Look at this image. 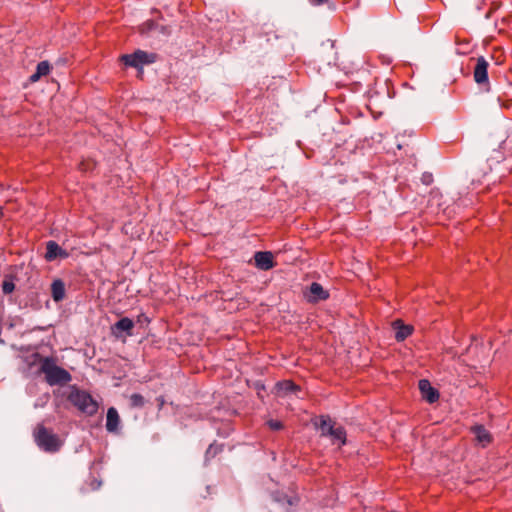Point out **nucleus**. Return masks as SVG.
I'll return each instance as SVG.
<instances>
[{
    "label": "nucleus",
    "instance_id": "nucleus-9",
    "mask_svg": "<svg viewBox=\"0 0 512 512\" xmlns=\"http://www.w3.org/2000/svg\"><path fill=\"white\" fill-rule=\"evenodd\" d=\"M308 300L311 302H317L320 300H325L329 297V294L323 287L316 282H313L309 288V295H307Z\"/></svg>",
    "mask_w": 512,
    "mask_h": 512
},
{
    "label": "nucleus",
    "instance_id": "nucleus-14",
    "mask_svg": "<svg viewBox=\"0 0 512 512\" xmlns=\"http://www.w3.org/2000/svg\"><path fill=\"white\" fill-rule=\"evenodd\" d=\"M394 328L396 329L395 337L398 341L405 340L412 333V327L408 325H403L400 320H397L393 323Z\"/></svg>",
    "mask_w": 512,
    "mask_h": 512
},
{
    "label": "nucleus",
    "instance_id": "nucleus-1",
    "mask_svg": "<svg viewBox=\"0 0 512 512\" xmlns=\"http://www.w3.org/2000/svg\"><path fill=\"white\" fill-rule=\"evenodd\" d=\"M40 370L45 374V379L49 385L65 384L71 380V375L65 369L59 367L52 358H43Z\"/></svg>",
    "mask_w": 512,
    "mask_h": 512
},
{
    "label": "nucleus",
    "instance_id": "nucleus-2",
    "mask_svg": "<svg viewBox=\"0 0 512 512\" xmlns=\"http://www.w3.org/2000/svg\"><path fill=\"white\" fill-rule=\"evenodd\" d=\"M37 445L46 452H57L61 446V439L42 425L37 426L34 432Z\"/></svg>",
    "mask_w": 512,
    "mask_h": 512
},
{
    "label": "nucleus",
    "instance_id": "nucleus-10",
    "mask_svg": "<svg viewBox=\"0 0 512 512\" xmlns=\"http://www.w3.org/2000/svg\"><path fill=\"white\" fill-rule=\"evenodd\" d=\"M315 426L320 430L322 436H330L335 423L326 416H321L315 421Z\"/></svg>",
    "mask_w": 512,
    "mask_h": 512
},
{
    "label": "nucleus",
    "instance_id": "nucleus-21",
    "mask_svg": "<svg viewBox=\"0 0 512 512\" xmlns=\"http://www.w3.org/2000/svg\"><path fill=\"white\" fill-rule=\"evenodd\" d=\"M268 425H269V427H270L271 429H273V430H279V429H281V428H282V424H281V422H279V421H273V420H271V421H269V422H268Z\"/></svg>",
    "mask_w": 512,
    "mask_h": 512
},
{
    "label": "nucleus",
    "instance_id": "nucleus-8",
    "mask_svg": "<svg viewBox=\"0 0 512 512\" xmlns=\"http://www.w3.org/2000/svg\"><path fill=\"white\" fill-rule=\"evenodd\" d=\"M254 260L256 266L261 270H269L275 265L271 252H257L254 256Z\"/></svg>",
    "mask_w": 512,
    "mask_h": 512
},
{
    "label": "nucleus",
    "instance_id": "nucleus-22",
    "mask_svg": "<svg viewBox=\"0 0 512 512\" xmlns=\"http://www.w3.org/2000/svg\"><path fill=\"white\" fill-rule=\"evenodd\" d=\"M90 166H91V164H90V163H88V164H87V166H86V164H85L84 162H82V163L80 164V169H81L82 171H87V170L90 168Z\"/></svg>",
    "mask_w": 512,
    "mask_h": 512
},
{
    "label": "nucleus",
    "instance_id": "nucleus-4",
    "mask_svg": "<svg viewBox=\"0 0 512 512\" xmlns=\"http://www.w3.org/2000/svg\"><path fill=\"white\" fill-rule=\"evenodd\" d=\"M120 60L127 66L141 68L143 65L154 63L156 61V55L137 50L132 54L122 55Z\"/></svg>",
    "mask_w": 512,
    "mask_h": 512
},
{
    "label": "nucleus",
    "instance_id": "nucleus-18",
    "mask_svg": "<svg viewBox=\"0 0 512 512\" xmlns=\"http://www.w3.org/2000/svg\"><path fill=\"white\" fill-rule=\"evenodd\" d=\"M277 393L279 395H284L288 392L295 391L297 386L289 380H285L276 384Z\"/></svg>",
    "mask_w": 512,
    "mask_h": 512
},
{
    "label": "nucleus",
    "instance_id": "nucleus-7",
    "mask_svg": "<svg viewBox=\"0 0 512 512\" xmlns=\"http://www.w3.org/2000/svg\"><path fill=\"white\" fill-rule=\"evenodd\" d=\"M419 390L421 392L422 398L429 403H434L439 399L438 391L433 388L430 382L426 379L419 381Z\"/></svg>",
    "mask_w": 512,
    "mask_h": 512
},
{
    "label": "nucleus",
    "instance_id": "nucleus-16",
    "mask_svg": "<svg viewBox=\"0 0 512 512\" xmlns=\"http://www.w3.org/2000/svg\"><path fill=\"white\" fill-rule=\"evenodd\" d=\"M133 327V321L130 318L124 317L117 321L112 329L114 334H116V331H125L129 335H131V330L133 329Z\"/></svg>",
    "mask_w": 512,
    "mask_h": 512
},
{
    "label": "nucleus",
    "instance_id": "nucleus-11",
    "mask_svg": "<svg viewBox=\"0 0 512 512\" xmlns=\"http://www.w3.org/2000/svg\"><path fill=\"white\" fill-rule=\"evenodd\" d=\"M477 442L482 446L486 447L492 442L491 434L483 426H475L472 428Z\"/></svg>",
    "mask_w": 512,
    "mask_h": 512
},
{
    "label": "nucleus",
    "instance_id": "nucleus-5",
    "mask_svg": "<svg viewBox=\"0 0 512 512\" xmlns=\"http://www.w3.org/2000/svg\"><path fill=\"white\" fill-rule=\"evenodd\" d=\"M488 62L484 57H479L477 59L476 65L474 67V80L478 84H484L488 82Z\"/></svg>",
    "mask_w": 512,
    "mask_h": 512
},
{
    "label": "nucleus",
    "instance_id": "nucleus-6",
    "mask_svg": "<svg viewBox=\"0 0 512 512\" xmlns=\"http://www.w3.org/2000/svg\"><path fill=\"white\" fill-rule=\"evenodd\" d=\"M69 253L63 250L55 241H49L46 244L45 259L47 261H53L57 258L65 259L68 258Z\"/></svg>",
    "mask_w": 512,
    "mask_h": 512
},
{
    "label": "nucleus",
    "instance_id": "nucleus-24",
    "mask_svg": "<svg viewBox=\"0 0 512 512\" xmlns=\"http://www.w3.org/2000/svg\"><path fill=\"white\" fill-rule=\"evenodd\" d=\"M3 217V210H2V207H0V220L2 219Z\"/></svg>",
    "mask_w": 512,
    "mask_h": 512
},
{
    "label": "nucleus",
    "instance_id": "nucleus-15",
    "mask_svg": "<svg viewBox=\"0 0 512 512\" xmlns=\"http://www.w3.org/2000/svg\"><path fill=\"white\" fill-rule=\"evenodd\" d=\"M52 298L54 301L59 302L65 297V286L61 280L53 281L51 285Z\"/></svg>",
    "mask_w": 512,
    "mask_h": 512
},
{
    "label": "nucleus",
    "instance_id": "nucleus-3",
    "mask_svg": "<svg viewBox=\"0 0 512 512\" xmlns=\"http://www.w3.org/2000/svg\"><path fill=\"white\" fill-rule=\"evenodd\" d=\"M70 402L76 406L80 411L93 415L97 412V403L93 400V398L84 391H73L69 395Z\"/></svg>",
    "mask_w": 512,
    "mask_h": 512
},
{
    "label": "nucleus",
    "instance_id": "nucleus-12",
    "mask_svg": "<svg viewBox=\"0 0 512 512\" xmlns=\"http://www.w3.org/2000/svg\"><path fill=\"white\" fill-rule=\"evenodd\" d=\"M120 417L115 408L111 407L107 411L106 428L110 432H115L118 429Z\"/></svg>",
    "mask_w": 512,
    "mask_h": 512
},
{
    "label": "nucleus",
    "instance_id": "nucleus-13",
    "mask_svg": "<svg viewBox=\"0 0 512 512\" xmlns=\"http://www.w3.org/2000/svg\"><path fill=\"white\" fill-rule=\"evenodd\" d=\"M51 66L47 61H42L38 63L36 67V72L33 73L29 80L31 83H35L40 80L41 77L46 76L50 73Z\"/></svg>",
    "mask_w": 512,
    "mask_h": 512
},
{
    "label": "nucleus",
    "instance_id": "nucleus-20",
    "mask_svg": "<svg viewBox=\"0 0 512 512\" xmlns=\"http://www.w3.org/2000/svg\"><path fill=\"white\" fill-rule=\"evenodd\" d=\"M130 401L133 407H142L144 405V398L140 394L131 395Z\"/></svg>",
    "mask_w": 512,
    "mask_h": 512
},
{
    "label": "nucleus",
    "instance_id": "nucleus-23",
    "mask_svg": "<svg viewBox=\"0 0 512 512\" xmlns=\"http://www.w3.org/2000/svg\"><path fill=\"white\" fill-rule=\"evenodd\" d=\"M327 0H310V2L314 5H320L325 3Z\"/></svg>",
    "mask_w": 512,
    "mask_h": 512
},
{
    "label": "nucleus",
    "instance_id": "nucleus-19",
    "mask_svg": "<svg viewBox=\"0 0 512 512\" xmlns=\"http://www.w3.org/2000/svg\"><path fill=\"white\" fill-rule=\"evenodd\" d=\"M15 284L11 278H5L2 284V290L5 294H10L14 291Z\"/></svg>",
    "mask_w": 512,
    "mask_h": 512
},
{
    "label": "nucleus",
    "instance_id": "nucleus-17",
    "mask_svg": "<svg viewBox=\"0 0 512 512\" xmlns=\"http://www.w3.org/2000/svg\"><path fill=\"white\" fill-rule=\"evenodd\" d=\"M330 437L333 443H338L340 446L346 443V433L342 426H335Z\"/></svg>",
    "mask_w": 512,
    "mask_h": 512
}]
</instances>
